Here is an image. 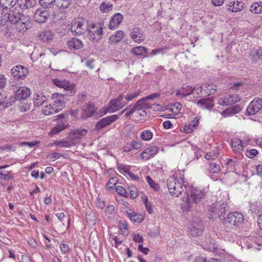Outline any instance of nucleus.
Instances as JSON below:
<instances>
[{
    "label": "nucleus",
    "instance_id": "774afa93",
    "mask_svg": "<svg viewBox=\"0 0 262 262\" xmlns=\"http://www.w3.org/2000/svg\"><path fill=\"white\" fill-rule=\"evenodd\" d=\"M256 174L262 178V165H258L255 167Z\"/></svg>",
    "mask_w": 262,
    "mask_h": 262
},
{
    "label": "nucleus",
    "instance_id": "6e6d98bb",
    "mask_svg": "<svg viewBox=\"0 0 262 262\" xmlns=\"http://www.w3.org/2000/svg\"><path fill=\"white\" fill-rule=\"evenodd\" d=\"M258 154V151L255 149H252L250 150H247L245 151V155L249 158H253Z\"/></svg>",
    "mask_w": 262,
    "mask_h": 262
},
{
    "label": "nucleus",
    "instance_id": "680f3d73",
    "mask_svg": "<svg viewBox=\"0 0 262 262\" xmlns=\"http://www.w3.org/2000/svg\"><path fill=\"white\" fill-rule=\"evenodd\" d=\"M117 182L116 178H111L108 182L107 186L110 189H113L114 188L116 183Z\"/></svg>",
    "mask_w": 262,
    "mask_h": 262
},
{
    "label": "nucleus",
    "instance_id": "2eb2a0df",
    "mask_svg": "<svg viewBox=\"0 0 262 262\" xmlns=\"http://www.w3.org/2000/svg\"><path fill=\"white\" fill-rule=\"evenodd\" d=\"M118 119V116L117 115H112L103 118L99 121L96 125L95 128L99 130L102 129L114 122Z\"/></svg>",
    "mask_w": 262,
    "mask_h": 262
},
{
    "label": "nucleus",
    "instance_id": "69168bd1",
    "mask_svg": "<svg viewBox=\"0 0 262 262\" xmlns=\"http://www.w3.org/2000/svg\"><path fill=\"white\" fill-rule=\"evenodd\" d=\"M203 88L202 86L197 88H194L193 89V93L194 94H196V97H200L201 95H202V90Z\"/></svg>",
    "mask_w": 262,
    "mask_h": 262
},
{
    "label": "nucleus",
    "instance_id": "393cba45",
    "mask_svg": "<svg viewBox=\"0 0 262 262\" xmlns=\"http://www.w3.org/2000/svg\"><path fill=\"white\" fill-rule=\"evenodd\" d=\"M182 108V105L180 103H175L169 109L171 112V114H169L170 117L169 118H179L182 116V113H181L180 111Z\"/></svg>",
    "mask_w": 262,
    "mask_h": 262
},
{
    "label": "nucleus",
    "instance_id": "f3484780",
    "mask_svg": "<svg viewBox=\"0 0 262 262\" xmlns=\"http://www.w3.org/2000/svg\"><path fill=\"white\" fill-rule=\"evenodd\" d=\"M188 232L189 235L193 237L201 235L203 232V226L201 221H199L196 224L190 225L188 228Z\"/></svg>",
    "mask_w": 262,
    "mask_h": 262
},
{
    "label": "nucleus",
    "instance_id": "473e14b6",
    "mask_svg": "<svg viewBox=\"0 0 262 262\" xmlns=\"http://www.w3.org/2000/svg\"><path fill=\"white\" fill-rule=\"evenodd\" d=\"M193 93V88L190 86H187L186 88H182L179 90L177 93V96L185 97L188 96Z\"/></svg>",
    "mask_w": 262,
    "mask_h": 262
},
{
    "label": "nucleus",
    "instance_id": "a211bd4d",
    "mask_svg": "<svg viewBox=\"0 0 262 262\" xmlns=\"http://www.w3.org/2000/svg\"><path fill=\"white\" fill-rule=\"evenodd\" d=\"M132 39L137 43H140L144 40V34L143 30L139 27H135L132 29L130 33Z\"/></svg>",
    "mask_w": 262,
    "mask_h": 262
},
{
    "label": "nucleus",
    "instance_id": "4468645a",
    "mask_svg": "<svg viewBox=\"0 0 262 262\" xmlns=\"http://www.w3.org/2000/svg\"><path fill=\"white\" fill-rule=\"evenodd\" d=\"M102 28L100 24H92L88 27L90 36L93 39L98 40L101 38Z\"/></svg>",
    "mask_w": 262,
    "mask_h": 262
},
{
    "label": "nucleus",
    "instance_id": "0eeeda50",
    "mask_svg": "<svg viewBox=\"0 0 262 262\" xmlns=\"http://www.w3.org/2000/svg\"><path fill=\"white\" fill-rule=\"evenodd\" d=\"M53 83L67 92L68 95H73L75 93V84L66 80L55 78L52 80Z\"/></svg>",
    "mask_w": 262,
    "mask_h": 262
},
{
    "label": "nucleus",
    "instance_id": "3c124183",
    "mask_svg": "<svg viewBox=\"0 0 262 262\" xmlns=\"http://www.w3.org/2000/svg\"><path fill=\"white\" fill-rule=\"evenodd\" d=\"M128 190L129 192L130 198L132 199H136L138 196V190L136 187L133 186H129Z\"/></svg>",
    "mask_w": 262,
    "mask_h": 262
},
{
    "label": "nucleus",
    "instance_id": "9b49d317",
    "mask_svg": "<svg viewBox=\"0 0 262 262\" xmlns=\"http://www.w3.org/2000/svg\"><path fill=\"white\" fill-rule=\"evenodd\" d=\"M240 97L237 94H227L222 96L219 99L217 103L222 106H228L240 101Z\"/></svg>",
    "mask_w": 262,
    "mask_h": 262
},
{
    "label": "nucleus",
    "instance_id": "bb28decb",
    "mask_svg": "<svg viewBox=\"0 0 262 262\" xmlns=\"http://www.w3.org/2000/svg\"><path fill=\"white\" fill-rule=\"evenodd\" d=\"M197 105L202 109L210 110L214 106L213 100L212 98L202 99L198 102Z\"/></svg>",
    "mask_w": 262,
    "mask_h": 262
},
{
    "label": "nucleus",
    "instance_id": "7ed1b4c3",
    "mask_svg": "<svg viewBox=\"0 0 262 262\" xmlns=\"http://www.w3.org/2000/svg\"><path fill=\"white\" fill-rule=\"evenodd\" d=\"M167 182L169 192L173 196H178L184 190L182 179L172 176L168 178Z\"/></svg>",
    "mask_w": 262,
    "mask_h": 262
},
{
    "label": "nucleus",
    "instance_id": "5fc2aeb1",
    "mask_svg": "<svg viewBox=\"0 0 262 262\" xmlns=\"http://www.w3.org/2000/svg\"><path fill=\"white\" fill-rule=\"evenodd\" d=\"M206 91L208 95L213 94L216 91V86L212 84H209L206 86Z\"/></svg>",
    "mask_w": 262,
    "mask_h": 262
},
{
    "label": "nucleus",
    "instance_id": "aec40b11",
    "mask_svg": "<svg viewBox=\"0 0 262 262\" xmlns=\"http://www.w3.org/2000/svg\"><path fill=\"white\" fill-rule=\"evenodd\" d=\"M123 20V16L119 13H117L113 15L110 19L108 28L110 29H116Z\"/></svg>",
    "mask_w": 262,
    "mask_h": 262
},
{
    "label": "nucleus",
    "instance_id": "864d4df0",
    "mask_svg": "<svg viewBox=\"0 0 262 262\" xmlns=\"http://www.w3.org/2000/svg\"><path fill=\"white\" fill-rule=\"evenodd\" d=\"M146 108L144 106V102L142 105L138 108L137 113L141 117H144L147 115Z\"/></svg>",
    "mask_w": 262,
    "mask_h": 262
},
{
    "label": "nucleus",
    "instance_id": "f704fd0d",
    "mask_svg": "<svg viewBox=\"0 0 262 262\" xmlns=\"http://www.w3.org/2000/svg\"><path fill=\"white\" fill-rule=\"evenodd\" d=\"M38 38L44 42H48L52 39V34L50 31H43L38 35Z\"/></svg>",
    "mask_w": 262,
    "mask_h": 262
},
{
    "label": "nucleus",
    "instance_id": "6ab92c4d",
    "mask_svg": "<svg viewBox=\"0 0 262 262\" xmlns=\"http://www.w3.org/2000/svg\"><path fill=\"white\" fill-rule=\"evenodd\" d=\"M159 148L156 146H151L146 148L140 155L141 158L144 160H148L155 156L158 151Z\"/></svg>",
    "mask_w": 262,
    "mask_h": 262
},
{
    "label": "nucleus",
    "instance_id": "0e129e2a",
    "mask_svg": "<svg viewBox=\"0 0 262 262\" xmlns=\"http://www.w3.org/2000/svg\"><path fill=\"white\" fill-rule=\"evenodd\" d=\"M133 239L135 242L138 243L139 244H141L143 242V236L139 235V234H134Z\"/></svg>",
    "mask_w": 262,
    "mask_h": 262
},
{
    "label": "nucleus",
    "instance_id": "b1692460",
    "mask_svg": "<svg viewBox=\"0 0 262 262\" xmlns=\"http://www.w3.org/2000/svg\"><path fill=\"white\" fill-rule=\"evenodd\" d=\"M49 16L48 11L37 10L35 13L34 18L38 23H43L46 21Z\"/></svg>",
    "mask_w": 262,
    "mask_h": 262
},
{
    "label": "nucleus",
    "instance_id": "e2e57ef3",
    "mask_svg": "<svg viewBox=\"0 0 262 262\" xmlns=\"http://www.w3.org/2000/svg\"><path fill=\"white\" fill-rule=\"evenodd\" d=\"M119 223L120 229L122 231V232H123V230H125L126 231L128 230L127 224L124 221L120 220Z\"/></svg>",
    "mask_w": 262,
    "mask_h": 262
},
{
    "label": "nucleus",
    "instance_id": "f03ea898",
    "mask_svg": "<svg viewBox=\"0 0 262 262\" xmlns=\"http://www.w3.org/2000/svg\"><path fill=\"white\" fill-rule=\"evenodd\" d=\"M205 192L198 189L192 190L190 195H187L182 199L181 203L182 209L183 210H189L191 209L194 204H197L200 202L204 196Z\"/></svg>",
    "mask_w": 262,
    "mask_h": 262
},
{
    "label": "nucleus",
    "instance_id": "f257e3e1",
    "mask_svg": "<svg viewBox=\"0 0 262 262\" xmlns=\"http://www.w3.org/2000/svg\"><path fill=\"white\" fill-rule=\"evenodd\" d=\"M24 16L23 14L17 10V7L10 9L9 10H0V26L5 25L8 21L14 25Z\"/></svg>",
    "mask_w": 262,
    "mask_h": 262
},
{
    "label": "nucleus",
    "instance_id": "72a5a7b5",
    "mask_svg": "<svg viewBox=\"0 0 262 262\" xmlns=\"http://www.w3.org/2000/svg\"><path fill=\"white\" fill-rule=\"evenodd\" d=\"M47 100L46 96L42 94H37L34 97V104L35 106H39Z\"/></svg>",
    "mask_w": 262,
    "mask_h": 262
},
{
    "label": "nucleus",
    "instance_id": "a19ab883",
    "mask_svg": "<svg viewBox=\"0 0 262 262\" xmlns=\"http://www.w3.org/2000/svg\"><path fill=\"white\" fill-rule=\"evenodd\" d=\"M66 127L67 125L63 123L58 124L51 130L49 134L51 136H53L63 130Z\"/></svg>",
    "mask_w": 262,
    "mask_h": 262
},
{
    "label": "nucleus",
    "instance_id": "79ce46f5",
    "mask_svg": "<svg viewBox=\"0 0 262 262\" xmlns=\"http://www.w3.org/2000/svg\"><path fill=\"white\" fill-rule=\"evenodd\" d=\"M71 3V0H55V4L59 8H68Z\"/></svg>",
    "mask_w": 262,
    "mask_h": 262
},
{
    "label": "nucleus",
    "instance_id": "1a4fd4ad",
    "mask_svg": "<svg viewBox=\"0 0 262 262\" xmlns=\"http://www.w3.org/2000/svg\"><path fill=\"white\" fill-rule=\"evenodd\" d=\"M53 110L57 112L60 111L65 106V96L59 93H53L52 96Z\"/></svg>",
    "mask_w": 262,
    "mask_h": 262
},
{
    "label": "nucleus",
    "instance_id": "49530a36",
    "mask_svg": "<svg viewBox=\"0 0 262 262\" xmlns=\"http://www.w3.org/2000/svg\"><path fill=\"white\" fill-rule=\"evenodd\" d=\"M250 56L254 60H256L258 59H262V49L259 48L256 51H252L250 53Z\"/></svg>",
    "mask_w": 262,
    "mask_h": 262
},
{
    "label": "nucleus",
    "instance_id": "2f4dec72",
    "mask_svg": "<svg viewBox=\"0 0 262 262\" xmlns=\"http://www.w3.org/2000/svg\"><path fill=\"white\" fill-rule=\"evenodd\" d=\"M69 47L71 49L78 50L83 47L82 41L76 38L70 39L68 43Z\"/></svg>",
    "mask_w": 262,
    "mask_h": 262
},
{
    "label": "nucleus",
    "instance_id": "ddd939ff",
    "mask_svg": "<svg viewBox=\"0 0 262 262\" xmlns=\"http://www.w3.org/2000/svg\"><path fill=\"white\" fill-rule=\"evenodd\" d=\"M12 76L16 79H24L28 74V69L21 65H17L11 69Z\"/></svg>",
    "mask_w": 262,
    "mask_h": 262
},
{
    "label": "nucleus",
    "instance_id": "39448f33",
    "mask_svg": "<svg viewBox=\"0 0 262 262\" xmlns=\"http://www.w3.org/2000/svg\"><path fill=\"white\" fill-rule=\"evenodd\" d=\"M244 216L238 212L229 213L226 218L223 219V223L226 225L229 224L234 227L241 226L244 222Z\"/></svg>",
    "mask_w": 262,
    "mask_h": 262
},
{
    "label": "nucleus",
    "instance_id": "37998d69",
    "mask_svg": "<svg viewBox=\"0 0 262 262\" xmlns=\"http://www.w3.org/2000/svg\"><path fill=\"white\" fill-rule=\"evenodd\" d=\"M113 5L110 3L104 2L101 3L100 6V10L103 12H107L113 9Z\"/></svg>",
    "mask_w": 262,
    "mask_h": 262
},
{
    "label": "nucleus",
    "instance_id": "338daca9",
    "mask_svg": "<svg viewBox=\"0 0 262 262\" xmlns=\"http://www.w3.org/2000/svg\"><path fill=\"white\" fill-rule=\"evenodd\" d=\"M231 110V113L235 114L239 113L242 110V107L239 105H236L230 107Z\"/></svg>",
    "mask_w": 262,
    "mask_h": 262
},
{
    "label": "nucleus",
    "instance_id": "423d86ee",
    "mask_svg": "<svg viewBox=\"0 0 262 262\" xmlns=\"http://www.w3.org/2000/svg\"><path fill=\"white\" fill-rule=\"evenodd\" d=\"M229 209L227 204L224 203L220 205L218 209L215 207L211 206L209 209L210 214L208 215V217L212 219L216 218V217L218 216L223 222V219L226 217H225V215L226 214V212Z\"/></svg>",
    "mask_w": 262,
    "mask_h": 262
},
{
    "label": "nucleus",
    "instance_id": "cd10ccee",
    "mask_svg": "<svg viewBox=\"0 0 262 262\" xmlns=\"http://www.w3.org/2000/svg\"><path fill=\"white\" fill-rule=\"evenodd\" d=\"M18 0H0V5L2 9L7 10L17 7V1Z\"/></svg>",
    "mask_w": 262,
    "mask_h": 262
},
{
    "label": "nucleus",
    "instance_id": "8fccbe9b",
    "mask_svg": "<svg viewBox=\"0 0 262 262\" xmlns=\"http://www.w3.org/2000/svg\"><path fill=\"white\" fill-rule=\"evenodd\" d=\"M140 93L139 91L130 92L126 96H124L125 100L126 102L132 101L134 98H137L139 95Z\"/></svg>",
    "mask_w": 262,
    "mask_h": 262
},
{
    "label": "nucleus",
    "instance_id": "a878e982",
    "mask_svg": "<svg viewBox=\"0 0 262 262\" xmlns=\"http://www.w3.org/2000/svg\"><path fill=\"white\" fill-rule=\"evenodd\" d=\"M96 111L95 105L93 104H86L82 109L81 117L83 119H86L92 117Z\"/></svg>",
    "mask_w": 262,
    "mask_h": 262
},
{
    "label": "nucleus",
    "instance_id": "4c0bfd02",
    "mask_svg": "<svg viewBox=\"0 0 262 262\" xmlns=\"http://www.w3.org/2000/svg\"><path fill=\"white\" fill-rule=\"evenodd\" d=\"M144 99H140L139 100H138L136 103V104L133 106V107L130 109V110L128 112H127L125 114V116L126 117H129L130 115L133 114L134 112H135L136 111L137 112L138 111V108L142 105V102H144Z\"/></svg>",
    "mask_w": 262,
    "mask_h": 262
},
{
    "label": "nucleus",
    "instance_id": "ea45409f",
    "mask_svg": "<svg viewBox=\"0 0 262 262\" xmlns=\"http://www.w3.org/2000/svg\"><path fill=\"white\" fill-rule=\"evenodd\" d=\"M147 52V49L144 47L138 46L132 49V53L135 55H144Z\"/></svg>",
    "mask_w": 262,
    "mask_h": 262
},
{
    "label": "nucleus",
    "instance_id": "412c9836",
    "mask_svg": "<svg viewBox=\"0 0 262 262\" xmlns=\"http://www.w3.org/2000/svg\"><path fill=\"white\" fill-rule=\"evenodd\" d=\"M14 25H16V29L18 32H24L28 29L30 25V22L27 18L23 16L20 20Z\"/></svg>",
    "mask_w": 262,
    "mask_h": 262
},
{
    "label": "nucleus",
    "instance_id": "603ef678",
    "mask_svg": "<svg viewBox=\"0 0 262 262\" xmlns=\"http://www.w3.org/2000/svg\"><path fill=\"white\" fill-rule=\"evenodd\" d=\"M146 181L150 185V186L153 188L155 190H158L159 189V186L157 184L155 183L152 179L149 176L146 177Z\"/></svg>",
    "mask_w": 262,
    "mask_h": 262
},
{
    "label": "nucleus",
    "instance_id": "c03bdc74",
    "mask_svg": "<svg viewBox=\"0 0 262 262\" xmlns=\"http://www.w3.org/2000/svg\"><path fill=\"white\" fill-rule=\"evenodd\" d=\"M153 136L152 133L148 130H144L141 133V138L144 141L150 140Z\"/></svg>",
    "mask_w": 262,
    "mask_h": 262
},
{
    "label": "nucleus",
    "instance_id": "9d476101",
    "mask_svg": "<svg viewBox=\"0 0 262 262\" xmlns=\"http://www.w3.org/2000/svg\"><path fill=\"white\" fill-rule=\"evenodd\" d=\"M262 108V99L255 98L248 105L246 109L248 115H254L259 112Z\"/></svg>",
    "mask_w": 262,
    "mask_h": 262
},
{
    "label": "nucleus",
    "instance_id": "dca6fc26",
    "mask_svg": "<svg viewBox=\"0 0 262 262\" xmlns=\"http://www.w3.org/2000/svg\"><path fill=\"white\" fill-rule=\"evenodd\" d=\"M30 94V91L27 87L22 86L19 88L16 92L15 98L12 97V100L10 103L13 102L15 99L19 100L21 99H25L29 96Z\"/></svg>",
    "mask_w": 262,
    "mask_h": 262
},
{
    "label": "nucleus",
    "instance_id": "a18cd8bd",
    "mask_svg": "<svg viewBox=\"0 0 262 262\" xmlns=\"http://www.w3.org/2000/svg\"><path fill=\"white\" fill-rule=\"evenodd\" d=\"M117 169L120 172L123 173L126 177H127V174L130 171V167L129 166L121 164L118 165Z\"/></svg>",
    "mask_w": 262,
    "mask_h": 262
},
{
    "label": "nucleus",
    "instance_id": "6e6552de",
    "mask_svg": "<svg viewBox=\"0 0 262 262\" xmlns=\"http://www.w3.org/2000/svg\"><path fill=\"white\" fill-rule=\"evenodd\" d=\"M70 29L74 35L82 34L88 31V22L84 19L76 20L72 24Z\"/></svg>",
    "mask_w": 262,
    "mask_h": 262
},
{
    "label": "nucleus",
    "instance_id": "7c9ffc66",
    "mask_svg": "<svg viewBox=\"0 0 262 262\" xmlns=\"http://www.w3.org/2000/svg\"><path fill=\"white\" fill-rule=\"evenodd\" d=\"M124 35V32L122 30H119L112 35L109 38V41L111 43L115 44L120 42L123 38Z\"/></svg>",
    "mask_w": 262,
    "mask_h": 262
},
{
    "label": "nucleus",
    "instance_id": "58836bf2",
    "mask_svg": "<svg viewBox=\"0 0 262 262\" xmlns=\"http://www.w3.org/2000/svg\"><path fill=\"white\" fill-rule=\"evenodd\" d=\"M250 11L255 14H260L262 13V3H255L252 5L250 8Z\"/></svg>",
    "mask_w": 262,
    "mask_h": 262
},
{
    "label": "nucleus",
    "instance_id": "4be33fe9",
    "mask_svg": "<svg viewBox=\"0 0 262 262\" xmlns=\"http://www.w3.org/2000/svg\"><path fill=\"white\" fill-rule=\"evenodd\" d=\"M244 8V3L242 1H231L229 3L228 9L231 12H238Z\"/></svg>",
    "mask_w": 262,
    "mask_h": 262
},
{
    "label": "nucleus",
    "instance_id": "e433bc0d",
    "mask_svg": "<svg viewBox=\"0 0 262 262\" xmlns=\"http://www.w3.org/2000/svg\"><path fill=\"white\" fill-rule=\"evenodd\" d=\"M144 99H140L139 100H138L136 103V104L133 106V107L130 109V110L128 112H127L125 114V116L126 117H129L130 115L133 114L134 112H135L136 111L137 112L138 111V108L142 105V102H144Z\"/></svg>",
    "mask_w": 262,
    "mask_h": 262
},
{
    "label": "nucleus",
    "instance_id": "c756f323",
    "mask_svg": "<svg viewBox=\"0 0 262 262\" xmlns=\"http://www.w3.org/2000/svg\"><path fill=\"white\" fill-rule=\"evenodd\" d=\"M128 217L133 222L141 223L143 221L144 217L142 214H138L130 209L126 210Z\"/></svg>",
    "mask_w": 262,
    "mask_h": 262
},
{
    "label": "nucleus",
    "instance_id": "5701e85b",
    "mask_svg": "<svg viewBox=\"0 0 262 262\" xmlns=\"http://www.w3.org/2000/svg\"><path fill=\"white\" fill-rule=\"evenodd\" d=\"M230 146L232 150L236 154L240 153L244 149L243 141L238 138H233L231 140Z\"/></svg>",
    "mask_w": 262,
    "mask_h": 262
},
{
    "label": "nucleus",
    "instance_id": "052dcab7",
    "mask_svg": "<svg viewBox=\"0 0 262 262\" xmlns=\"http://www.w3.org/2000/svg\"><path fill=\"white\" fill-rule=\"evenodd\" d=\"M193 127H191L190 123L185 125L181 129V131L184 133H190L193 131Z\"/></svg>",
    "mask_w": 262,
    "mask_h": 262
},
{
    "label": "nucleus",
    "instance_id": "bf43d9fd",
    "mask_svg": "<svg viewBox=\"0 0 262 262\" xmlns=\"http://www.w3.org/2000/svg\"><path fill=\"white\" fill-rule=\"evenodd\" d=\"M205 158L208 160H215L217 157V154L214 152H210L205 154Z\"/></svg>",
    "mask_w": 262,
    "mask_h": 262
},
{
    "label": "nucleus",
    "instance_id": "c9c22d12",
    "mask_svg": "<svg viewBox=\"0 0 262 262\" xmlns=\"http://www.w3.org/2000/svg\"><path fill=\"white\" fill-rule=\"evenodd\" d=\"M54 144L64 147H70L75 145L72 140L69 139V137H68V140H63L60 141H57L55 142Z\"/></svg>",
    "mask_w": 262,
    "mask_h": 262
},
{
    "label": "nucleus",
    "instance_id": "4d7b16f0",
    "mask_svg": "<svg viewBox=\"0 0 262 262\" xmlns=\"http://www.w3.org/2000/svg\"><path fill=\"white\" fill-rule=\"evenodd\" d=\"M53 3H55V0H39L40 4L45 8L51 7Z\"/></svg>",
    "mask_w": 262,
    "mask_h": 262
},
{
    "label": "nucleus",
    "instance_id": "13d9d810",
    "mask_svg": "<svg viewBox=\"0 0 262 262\" xmlns=\"http://www.w3.org/2000/svg\"><path fill=\"white\" fill-rule=\"evenodd\" d=\"M116 190L117 192L121 196H124L125 198L127 197V193L125 190V189L120 185H119L116 187Z\"/></svg>",
    "mask_w": 262,
    "mask_h": 262
},
{
    "label": "nucleus",
    "instance_id": "20e7f679",
    "mask_svg": "<svg viewBox=\"0 0 262 262\" xmlns=\"http://www.w3.org/2000/svg\"><path fill=\"white\" fill-rule=\"evenodd\" d=\"M124 98V95L120 94L117 98L112 100L109 103V107L103 108V114L105 115L108 112L114 113L123 107L127 104L126 100L123 99Z\"/></svg>",
    "mask_w": 262,
    "mask_h": 262
},
{
    "label": "nucleus",
    "instance_id": "c85d7f7f",
    "mask_svg": "<svg viewBox=\"0 0 262 262\" xmlns=\"http://www.w3.org/2000/svg\"><path fill=\"white\" fill-rule=\"evenodd\" d=\"M36 3L35 0H18L17 1V8L21 9H26L33 7Z\"/></svg>",
    "mask_w": 262,
    "mask_h": 262
},
{
    "label": "nucleus",
    "instance_id": "de8ad7c7",
    "mask_svg": "<svg viewBox=\"0 0 262 262\" xmlns=\"http://www.w3.org/2000/svg\"><path fill=\"white\" fill-rule=\"evenodd\" d=\"M220 166L215 163H211L209 164V171L210 173H218L220 171Z\"/></svg>",
    "mask_w": 262,
    "mask_h": 262
},
{
    "label": "nucleus",
    "instance_id": "09e8293b",
    "mask_svg": "<svg viewBox=\"0 0 262 262\" xmlns=\"http://www.w3.org/2000/svg\"><path fill=\"white\" fill-rule=\"evenodd\" d=\"M42 113L46 115H51L56 113L57 112L53 110L52 104L46 106L42 110Z\"/></svg>",
    "mask_w": 262,
    "mask_h": 262
},
{
    "label": "nucleus",
    "instance_id": "f8f14e48",
    "mask_svg": "<svg viewBox=\"0 0 262 262\" xmlns=\"http://www.w3.org/2000/svg\"><path fill=\"white\" fill-rule=\"evenodd\" d=\"M88 133V130L84 128H79L72 130L69 134V139L72 140L75 145L80 142Z\"/></svg>",
    "mask_w": 262,
    "mask_h": 262
}]
</instances>
